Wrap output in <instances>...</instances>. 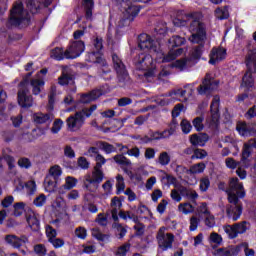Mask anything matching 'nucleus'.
<instances>
[{
	"instance_id": "nucleus-1",
	"label": "nucleus",
	"mask_w": 256,
	"mask_h": 256,
	"mask_svg": "<svg viewBox=\"0 0 256 256\" xmlns=\"http://www.w3.org/2000/svg\"><path fill=\"white\" fill-rule=\"evenodd\" d=\"M186 19L190 22L189 31L191 36L189 37V41L197 46L193 48L190 58H182L172 64L179 71H185V69L193 67L196 63L195 61L201 59L207 41V31L205 30V24L199 20V13H189L186 15Z\"/></svg>"
},
{
	"instance_id": "nucleus-2",
	"label": "nucleus",
	"mask_w": 256,
	"mask_h": 256,
	"mask_svg": "<svg viewBox=\"0 0 256 256\" xmlns=\"http://www.w3.org/2000/svg\"><path fill=\"white\" fill-rule=\"evenodd\" d=\"M226 193L228 195V203H230L226 207V215L230 221H238L243 213V207L239 203V199L245 197V189L243 184L239 182V178L230 180Z\"/></svg>"
},
{
	"instance_id": "nucleus-3",
	"label": "nucleus",
	"mask_w": 256,
	"mask_h": 256,
	"mask_svg": "<svg viewBox=\"0 0 256 256\" xmlns=\"http://www.w3.org/2000/svg\"><path fill=\"white\" fill-rule=\"evenodd\" d=\"M94 111H97V105H92L90 108H83L81 111L76 112L74 115L66 119L68 131H79L85 125V118L91 117Z\"/></svg>"
},
{
	"instance_id": "nucleus-4",
	"label": "nucleus",
	"mask_w": 256,
	"mask_h": 256,
	"mask_svg": "<svg viewBox=\"0 0 256 256\" xmlns=\"http://www.w3.org/2000/svg\"><path fill=\"white\" fill-rule=\"evenodd\" d=\"M30 22L31 14L27 10H25V8L23 7V3H14L10 12V25H14V27H19V25H22V27H25L29 25Z\"/></svg>"
},
{
	"instance_id": "nucleus-5",
	"label": "nucleus",
	"mask_w": 256,
	"mask_h": 256,
	"mask_svg": "<svg viewBox=\"0 0 256 256\" xmlns=\"http://www.w3.org/2000/svg\"><path fill=\"white\" fill-rule=\"evenodd\" d=\"M134 65L138 71H144V77H146V79L155 77V62L151 54L146 52L139 53L134 58Z\"/></svg>"
},
{
	"instance_id": "nucleus-6",
	"label": "nucleus",
	"mask_w": 256,
	"mask_h": 256,
	"mask_svg": "<svg viewBox=\"0 0 256 256\" xmlns=\"http://www.w3.org/2000/svg\"><path fill=\"white\" fill-rule=\"evenodd\" d=\"M112 62L113 67L117 73L118 81L121 87H125V85H129L131 83V78L129 77V72H127V68L123 63V60L117 54H112Z\"/></svg>"
},
{
	"instance_id": "nucleus-7",
	"label": "nucleus",
	"mask_w": 256,
	"mask_h": 256,
	"mask_svg": "<svg viewBox=\"0 0 256 256\" xmlns=\"http://www.w3.org/2000/svg\"><path fill=\"white\" fill-rule=\"evenodd\" d=\"M165 227H161L156 235L158 242V247L162 251H168V249H173V242L175 241V235L172 233H165Z\"/></svg>"
},
{
	"instance_id": "nucleus-8",
	"label": "nucleus",
	"mask_w": 256,
	"mask_h": 256,
	"mask_svg": "<svg viewBox=\"0 0 256 256\" xmlns=\"http://www.w3.org/2000/svg\"><path fill=\"white\" fill-rule=\"evenodd\" d=\"M85 52L84 41H71L65 50V59H77Z\"/></svg>"
},
{
	"instance_id": "nucleus-9",
	"label": "nucleus",
	"mask_w": 256,
	"mask_h": 256,
	"mask_svg": "<svg viewBox=\"0 0 256 256\" xmlns=\"http://www.w3.org/2000/svg\"><path fill=\"white\" fill-rule=\"evenodd\" d=\"M223 230L229 239H237L239 235L247 232V221L235 223L234 225H225Z\"/></svg>"
},
{
	"instance_id": "nucleus-10",
	"label": "nucleus",
	"mask_w": 256,
	"mask_h": 256,
	"mask_svg": "<svg viewBox=\"0 0 256 256\" xmlns=\"http://www.w3.org/2000/svg\"><path fill=\"white\" fill-rule=\"evenodd\" d=\"M101 55V52L94 50L86 55V61L88 63H98V65H101L100 75H107V73H111V69Z\"/></svg>"
},
{
	"instance_id": "nucleus-11",
	"label": "nucleus",
	"mask_w": 256,
	"mask_h": 256,
	"mask_svg": "<svg viewBox=\"0 0 256 256\" xmlns=\"http://www.w3.org/2000/svg\"><path fill=\"white\" fill-rule=\"evenodd\" d=\"M138 39V46L140 47L141 50L148 49L150 53H159L161 45H159V42L151 38V36H149L148 34H141Z\"/></svg>"
},
{
	"instance_id": "nucleus-12",
	"label": "nucleus",
	"mask_w": 256,
	"mask_h": 256,
	"mask_svg": "<svg viewBox=\"0 0 256 256\" xmlns=\"http://www.w3.org/2000/svg\"><path fill=\"white\" fill-rule=\"evenodd\" d=\"M184 89H178L166 94L167 97H171L173 101H187L191 95H193V84H187Z\"/></svg>"
},
{
	"instance_id": "nucleus-13",
	"label": "nucleus",
	"mask_w": 256,
	"mask_h": 256,
	"mask_svg": "<svg viewBox=\"0 0 256 256\" xmlns=\"http://www.w3.org/2000/svg\"><path fill=\"white\" fill-rule=\"evenodd\" d=\"M29 90L23 89V82L20 83V88L18 90V104L20 107L29 108L33 107V97L28 95Z\"/></svg>"
},
{
	"instance_id": "nucleus-14",
	"label": "nucleus",
	"mask_w": 256,
	"mask_h": 256,
	"mask_svg": "<svg viewBox=\"0 0 256 256\" xmlns=\"http://www.w3.org/2000/svg\"><path fill=\"white\" fill-rule=\"evenodd\" d=\"M183 53V48H178L176 50H170L167 54L163 53L161 51V48H159L158 53H156L157 59L160 63H171V61H175L179 55Z\"/></svg>"
},
{
	"instance_id": "nucleus-15",
	"label": "nucleus",
	"mask_w": 256,
	"mask_h": 256,
	"mask_svg": "<svg viewBox=\"0 0 256 256\" xmlns=\"http://www.w3.org/2000/svg\"><path fill=\"white\" fill-rule=\"evenodd\" d=\"M4 241L7 245L14 247V249H19V247H23V245L29 243V237H27V235L19 237L13 234H8L5 236Z\"/></svg>"
},
{
	"instance_id": "nucleus-16",
	"label": "nucleus",
	"mask_w": 256,
	"mask_h": 256,
	"mask_svg": "<svg viewBox=\"0 0 256 256\" xmlns=\"http://www.w3.org/2000/svg\"><path fill=\"white\" fill-rule=\"evenodd\" d=\"M219 85V83L213 79H211V76L209 74L206 75L204 78L202 84L198 87V93L199 95H205L209 93V91L215 90V88Z\"/></svg>"
},
{
	"instance_id": "nucleus-17",
	"label": "nucleus",
	"mask_w": 256,
	"mask_h": 256,
	"mask_svg": "<svg viewBox=\"0 0 256 256\" xmlns=\"http://www.w3.org/2000/svg\"><path fill=\"white\" fill-rule=\"evenodd\" d=\"M120 5L121 11L126 15V18L130 21H133V18L137 17L139 15V11H141V8L139 6L129 5L125 1H122Z\"/></svg>"
},
{
	"instance_id": "nucleus-18",
	"label": "nucleus",
	"mask_w": 256,
	"mask_h": 256,
	"mask_svg": "<svg viewBox=\"0 0 256 256\" xmlns=\"http://www.w3.org/2000/svg\"><path fill=\"white\" fill-rule=\"evenodd\" d=\"M221 99L219 96H214L212 103L210 105V112H211V118L210 120V125H217L219 123V103Z\"/></svg>"
},
{
	"instance_id": "nucleus-19",
	"label": "nucleus",
	"mask_w": 256,
	"mask_h": 256,
	"mask_svg": "<svg viewBox=\"0 0 256 256\" xmlns=\"http://www.w3.org/2000/svg\"><path fill=\"white\" fill-rule=\"evenodd\" d=\"M55 116L51 113L37 112L33 114V121L36 125H51Z\"/></svg>"
},
{
	"instance_id": "nucleus-20",
	"label": "nucleus",
	"mask_w": 256,
	"mask_h": 256,
	"mask_svg": "<svg viewBox=\"0 0 256 256\" xmlns=\"http://www.w3.org/2000/svg\"><path fill=\"white\" fill-rule=\"evenodd\" d=\"M227 57V50L225 48H213L210 53V65H215L219 61H223Z\"/></svg>"
},
{
	"instance_id": "nucleus-21",
	"label": "nucleus",
	"mask_w": 256,
	"mask_h": 256,
	"mask_svg": "<svg viewBox=\"0 0 256 256\" xmlns=\"http://www.w3.org/2000/svg\"><path fill=\"white\" fill-rule=\"evenodd\" d=\"M103 170L102 169H97V168H94V171L92 172V177L91 175H86L85 176V179H84V184L86 185V187H89L87 185V183L89 185L93 184V183H101L103 181Z\"/></svg>"
},
{
	"instance_id": "nucleus-22",
	"label": "nucleus",
	"mask_w": 256,
	"mask_h": 256,
	"mask_svg": "<svg viewBox=\"0 0 256 256\" xmlns=\"http://www.w3.org/2000/svg\"><path fill=\"white\" fill-rule=\"evenodd\" d=\"M105 92L102 89H94L90 93L82 94L80 97V103H91V101H96L101 95H104Z\"/></svg>"
},
{
	"instance_id": "nucleus-23",
	"label": "nucleus",
	"mask_w": 256,
	"mask_h": 256,
	"mask_svg": "<svg viewBox=\"0 0 256 256\" xmlns=\"http://www.w3.org/2000/svg\"><path fill=\"white\" fill-rule=\"evenodd\" d=\"M26 221L32 231H39L41 223L39 222V214L29 211L26 214Z\"/></svg>"
},
{
	"instance_id": "nucleus-24",
	"label": "nucleus",
	"mask_w": 256,
	"mask_h": 256,
	"mask_svg": "<svg viewBox=\"0 0 256 256\" xmlns=\"http://www.w3.org/2000/svg\"><path fill=\"white\" fill-rule=\"evenodd\" d=\"M207 141H209V135L206 133L190 135V143L192 147H205Z\"/></svg>"
},
{
	"instance_id": "nucleus-25",
	"label": "nucleus",
	"mask_w": 256,
	"mask_h": 256,
	"mask_svg": "<svg viewBox=\"0 0 256 256\" xmlns=\"http://www.w3.org/2000/svg\"><path fill=\"white\" fill-rule=\"evenodd\" d=\"M205 163L200 162L197 164H194L190 167V169H187L183 166H177L176 171L179 173V171H186V173H190L191 175H197L199 173H203L205 171Z\"/></svg>"
},
{
	"instance_id": "nucleus-26",
	"label": "nucleus",
	"mask_w": 256,
	"mask_h": 256,
	"mask_svg": "<svg viewBox=\"0 0 256 256\" xmlns=\"http://www.w3.org/2000/svg\"><path fill=\"white\" fill-rule=\"evenodd\" d=\"M178 191L180 195L186 197V199H189L190 201H197V199H199V194L197 193V191L191 188L180 185L178 186Z\"/></svg>"
},
{
	"instance_id": "nucleus-27",
	"label": "nucleus",
	"mask_w": 256,
	"mask_h": 256,
	"mask_svg": "<svg viewBox=\"0 0 256 256\" xmlns=\"http://www.w3.org/2000/svg\"><path fill=\"white\" fill-rule=\"evenodd\" d=\"M245 64L248 71H253L254 73H256V50L248 51L245 58Z\"/></svg>"
},
{
	"instance_id": "nucleus-28",
	"label": "nucleus",
	"mask_w": 256,
	"mask_h": 256,
	"mask_svg": "<svg viewBox=\"0 0 256 256\" xmlns=\"http://www.w3.org/2000/svg\"><path fill=\"white\" fill-rule=\"evenodd\" d=\"M123 207V203L118 197H114L111 200V214L113 221H119V209Z\"/></svg>"
},
{
	"instance_id": "nucleus-29",
	"label": "nucleus",
	"mask_w": 256,
	"mask_h": 256,
	"mask_svg": "<svg viewBox=\"0 0 256 256\" xmlns=\"http://www.w3.org/2000/svg\"><path fill=\"white\" fill-rule=\"evenodd\" d=\"M30 85L33 95H39L41 93V87L45 85V82L41 78H34L31 80Z\"/></svg>"
},
{
	"instance_id": "nucleus-30",
	"label": "nucleus",
	"mask_w": 256,
	"mask_h": 256,
	"mask_svg": "<svg viewBox=\"0 0 256 256\" xmlns=\"http://www.w3.org/2000/svg\"><path fill=\"white\" fill-rule=\"evenodd\" d=\"M214 15L216 19H219L220 21H223L224 19H229V7H218L216 8Z\"/></svg>"
},
{
	"instance_id": "nucleus-31",
	"label": "nucleus",
	"mask_w": 256,
	"mask_h": 256,
	"mask_svg": "<svg viewBox=\"0 0 256 256\" xmlns=\"http://www.w3.org/2000/svg\"><path fill=\"white\" fill-rule=\"evenodd\" d=\"M57 95V87L52 86L50 90V94L48 96V105H47V111H53L55 109V97Z\"/></svg>"
},
{
	"instance_id": "nucleus-32",
	"label": "nucleus",
	"mask_w": 256,
	"mask_h": 256,
	"mask_svg": "<svg viewBox=\"0 0 256 256\" xmlns=\"http://www.w3.org/2000/svg\"><path fill=\"white\" fill-rule=\"evenodd\" d=\"M253 71H247L245 73V75L242 78L243 81V85H245V87L251 88L253 90H255V87H253L255 85V81L253 80Z\"/></svg>"
},
{
	"instance_id": "nucleus-33",
	"label": "nucleus",
	"mask_w": 256,
	"mask_h": 256,
	"mask_svg": "<svg viewBox=\"0 0 256 256\" xmlns=\"http://www.w3.org/2000/svg\"><path fill=\"white\" fill-rule=\"evenodd\" d=\"M178 211L184 215H189V213H193L195 211V206L189 202L180 203L178 205Z\"/></svg>"
},
{
	"instance_id": "nucleus-34",
	"label": "nucleus",
	"mask_w": 256,
	"mask_h": 256,
	"mask_svg": "<svg viewBox=\"0 0 256 256\" xmlns=\"http://www.w3.org/2000/svg\"><path fill=\"white\" fill-rule=\"evenodd\" d=\"M157 163H159V165H162V167H166V165H169V163H171V156L168 152L163 151L158 155Z\"/></svg>"
},
{
	"instance_id": "nucleus-35",
	"label": "nucleus",
	"mask_w": 256,
	"mask_h": 256,
	"mask_svg": "<svg viewBox=\"0 0 256 256\" xmlns=\"http://www.w3.org/2000/svg\"><path fill=\"white\" fill-rule=\"evenodd\" d=\"M62 173L63 171L59 165H54L49 169V177H52L54 181H59V177H61Z\"/></svg>"
},
{
	"instance_id": "nucleus-36",
	"label": "nucleus",
	"mask_w": 256,
	"mask_h": 256,
	"mask_svg": "<svg viewBox=\"0 0 256 256\" xmlns=\"http://www.w3.org/2000/svg\"><path fill=\"white\" fill-rule=\"evenodd\" d=\"M236 129L240 135L243 137H247V135H251V128L245 122H239L236 126Z\"/></svg>"
},
{
	"instance_id": "nucleus-37",
	"label": "nucleus",
	"mask_w": 256,
	"mask_h": 256,
	"mask_svg": "<svg viewBox=\"0 0 256 256\" xmlns=\"http://www.w3.org/2000/svg\"><path fill=\"white\" fill-rule=\"evenodd\" d=\"M50 57L56 61H63L65 59V51L57 47L51 50Z\"/></svg>"
},
{
	"instance_id": "nucleus-38",
	"label": "nucleus",
	"mask_w": 256,
	"mask_h": 256,
	"mask_svg": "<svg viewBox=\"0 0 256 256\" xmlns=\"http://www.w3.org/2000/svg\"><path fill=\"white\" fill-rule=\"evenodd\" d=\"M27 9H29L32 15L39 12V8L41 7V3L37 0H27L26 2Z\"/></svg>"
},
{
	"instance_id": "nucleus-39",
	"label": "nucleus",
	"mask_w": 256,
	"mask_h": 256,
	"mask_svg": "<svg viewBox=\"0 0 256 256\" xmlns=\"http://www.w3.org/2000/svg\"><path fill=\"white\" fill-rule=\"evenodd\" d=\"M113 229H116V233L119 236V239H123L125 235H127V229L123 226L119 221H114L112 225Z\"/></svg>"
},
{
	"instance_id": "nucleus-40",
	"label": "nucleus",
	"mask_w": 256,
	"mask_h": 256,
	"mask_svg": "<svg viewBox=\"0 0 256 256\" xmlns=\"http://www.w3.org/2000/svg\"><path fill=\"white\" fill-rule=\"evenodd\" d=\"M115 163L118 165H124L125 167H129L131 165V160L125 157L123 154H118L113 157Z\"/></svg>"
},
{
	"instance_id": "nucleus-41",
	"label": "nucleus",
	"mask_w": 256,
	"mask_h": 256,
	"mask_svg": "<svg viewBox=\"0 0 256 256\" xmlns=\"http://www.w3.org/2000/svg\"><path fill=\"white\" fill-rule=\"evenodd\" d=\"M77 179L73 176H67L65 178V184L63 185V188L66 189L67 191L73 189V187L77 186Z\"/></svg>"
},
{
	"instance_id": "nucleus-42",
	"label": "nucleus",
	"mask_w": 256,
	"mask_h": 256,
	"mask_svg": "<svg viewBox=\"0 0 256 256\" xmlns=\"http://www.w3.org/2000/svg\"><path fill=\"white\" fill-rule=\"evenodd\" d=\"M58 83L59 85H69V83H73V75L63 72L58 78Z\"/></svg>"
},
{
	"instance_id": "nucleus-43",
	"label": "nucleus",
	"mask_w": 256,
	"mask_h": 256,
	"mask_svg": "<svg viewBox=\"0 0 256 256\" xmlns=\"http://www.w3.org/2000/svg\"><path fill=\"white\" fill-rule=\"evenodd\" d=\"M85 11H86V18L91 19L93 15V7H94V2L93 0H83Z\"/></svg>"
},
{
	"instance_id": "nucleus-44",
	"label": "nucleus",
	"mask_w": 256,
	"mask_h": 256,
	"mask_svg": "<svg viewBox=\"0 0 256 256\" xmlns=\"http://www.w3.org/2000/svg\"><path fill=\"white\" fill-rule=\"evenodd\" d=\"M25 202H17L14 204V217H21L23 215V212L25 211Z\"/></svg>"
},
{
	"instance_id": "nucleus-45",
	"label": "nucleus",
	"mask_w": 256,
	"mask_h": 256,
	"mask_svg": "<svg viewBox=\"0 0 256 256\" xmlns=\"http://www.w3.org/2000/svg\"><path fill=\"white\" fill-rule=\"evenodd\" d=\"M198 215H204L206 217L207 215H211V211L209 210V206L206 202H201L197 209H196Z\"/></svg>"
},
{
	"instance_id": "nucleus-46",
	"label": "nucleus",
	"mask_w": 256,
	"mask_h": 256,
	"mask_svg": "<svg viewBox=\"0 0 256 256\" xmlns=\"http://www.w3.org/2000/svg\"><path fill=\"white\" fill-rule=\"evenodd\" d=\"M168 43L172 45V47H181V45H185V38L181 36H173L168 40Z\"/></svg>"
},
{
	"instance_id": "nucleus-47",
	"label": "nucleus",
	"mask_w": 256,
	"mask_h": 256,
	"mask_svg": "<svg viewBox=\"0 0 256 256\" xmlns=\"http://www.w3.org/2000/svg\"><path fill=\"white\" fill-rule=\"evenodd\" d=\"M116 181L117 194L119 195V193H123V191H125V179L121 174H118L116 176Z\"/></svg>"
},
{
	"instance_id": "nucleus-48",
	"label": "nucleus",
	"mask_w": 256,
	"mask_h": 256,
	"mask_svg": "<svg viewBox=\"0 0 256 256\" xmlns=\"http://www.w3.org/2000/svg\"><path fill=\"white\" fill-rule=\"evenodd\" d=\"M92 237L98 241H109V235L101 233L97 228L92 229Z\"/></svg>"
},
{
	"instance_id": "nucleus-49",
	"label": "nucleus",
	"mask_w": 256,
	"mask_h": 256,
	"mask_svg": "<svg viewBox=\"0 0 256 256\" xmlns=\"http://www.w3.org/2000/svg\"><path fill=\"white\" fill-rule=\"evenodd\" d=\"M56 185H57V181L56 180L53 181L49 179V176L44 181V187L46 191H48V193H53V191H55Z\"/></svg>"
},
{
	"instance_id": "nucleus-50",
	"label": "nucleus",
	"mask_w": 256,
	"mask_h": 256,
	"mask_svg": "<svg viewBox=\"0 0 256 256\" xmlns=\"http://www.w3.org/2000/svg\"><path fill=\"white\" fill-rule=\"evenodd\" d=\"M131 249L130 244H123L122 246L118 247L115 256H127V253H129V250Z\"/></svg>"
},
{
	"instance_id": "nucleus-51",
	"label": "nucleus",
	"mask_w": 256,
	"mask_h": 256,
	"mask_svg": "<svg viewBox=\"0 0 256 256\" xmlns=\"http://www.w3.org/2000/svg\"><path fill=\"white\" fill-rule=\"evenodd\" d=\"M180 127L182 130V133H184L185 135H189V133H191V129H193L191 122H189L187 119H184L181 121Z\"/></svg>"
},
{
	"instance_id": "nucleus-52",
	"label": "nucleus",
	"mask_w": 256,
	"mask_h": 256,
	"mask_svg": "<svg viewBox=\"0 0 256 256\" xmlns=\"http://www.w3.org/2000/svg\"><path fill=\"white\" fill-rule=\"evenodd\" d=\"M204 224L208 229H213L215 227V216L213 214H208L207 216H204Z\"/></svg>"
},
{
	"instance_id": "nucleus-53",
	"label": "nucleus",
	"mask_w": 256,
	"mask_h": 256,
	"mask_svg": "<svg viewBox=\"0 0 256 256\" xmlns=\"http://www.w3.org/2000/svg\"><path fill=\"white\" fill-rule=\"evenodd\" d=\"M100 147L107 155L115 153V151H117V148H115V146L107 142H101Z\"/></svg>"
},
{
	"instance_id": "nucleus-54",
	"label": "nucleus",
	"mask_w": 256,
	"mask_h": 256,
	"mask_svg": "<svg viewBox=\"0 0 256 256\" xmlns=\"http://www.w3.org/2000/svg\"><path fill=\"white\" fill-rule=\"evenodd\" d=\"M209 242L215 245H221V243H223V237H221L219 233L212 232L209 236Z\"/></svg>"
},
{
	"instance_id": "nucleus-55",
	"label": "nucleus",
	"mask_w": 256,
	"mask_h": 256,
	"mask_svg": "<svg viewBox=\"0 0 256 256\" xmlns=\"http://www.w3.org/2000/svg\"><path fill=\"white\" fill-rule=\"evenodd\" d=\"M209 187H211V181H209V178L205 177L200 180L199 189L202 191V193H205L209 190Z\"/></svg>"
},
{
	"instance_id": "nucleus-56",
	"label": "nucleus",
	"mask_w": 256,
	"mask_h": 256,
	"mask_svg": "<svg viewBox=\"0 0 256 256\" xmlns=\"http://www.w3.org/2000/svg\"><path fill=\"white\" fill-rule=\"evenodd\" d=\"M207 151L201 148H196L194 154L191 156V159H205L207 157Z\"/></svg>"
},
{
	"instance_id": "nucleus-57",
	"label": "nucleus",
	"mask_w": 256,
	"mask_h": 256,
	"mask_svg": "<svg viewBox=\"0 0 256 256\" xmlns=\"http://www.w3.org/2000/svg\"><path fill=\"white\" fill-rule=\"evenodd\" d=\"M62 127H63V120L56 119L53 122V125L51 128V133H53L54 135H57V133H59V131H61Z\"/></svg>"
},
{
	"instance_id": "nucleus-58",
	"label": "nucleus",
	"mask_w": 256,
	"mask_h": 256,
	"mask_svg": "<svg viewBox=\"0 0 256 256\" xmlns=\"http://www.w3.org/2000/svg\"><path fill=\"white\" fill-rule=\"evenodd\" d=\"M96 165L94 169H102L103 165L107 163V159L101 154H97L95 156Z\"/></svg>"
},
{
	"instance_id": "nucleus-59",
	"label": "nucleus",
	"mask_w": 256,
	"mask_h": 256,
	"mask_svg": "<svg viewBox=\"0 0 256 256\" xmlns=\"http://www.w3.org/2000/svg\"><path fill=\"white\" fill-rule=\"evenodd\" d=\"M45 203H47V196H45V194H40L33 201V204L36 207H43V205H45Z\"/></svg>"
},
{
	"instance_id": "nucleus-60",
	"label": "nucleus",
	"mask_w": 256,
	"mask_h": 256,
	"mask_svg": "<svg viewBox=\"0 0 256 256\" xmlns=\"http://www.w3.org/2000/svg\"><path fill=\"white\" fill-rule=\"evenodd\" d=\"M93 45H94L95 51L102 54V51H103V38L97 36L94 39V41H93Z\"/></svg>"
},
{
	"instance_id": "nucleus-61",
	"label": "nucleus",
	"mask_w": 256,
	"mask_h": 256,
	"mask_svg": "<svg viewBox=\"0 0 256 256\" xmlns=\"http://www.w3.org/2000/svg\"><path fill=\"white\" fill-rule=\"evenodd\" d=\"M74 233L78 239H87V229H85L83 226L77 227Z\"/></svg>"
},
{
	"instance_id": "nucleus-62",
	"label": "nucleus",
	"mask_w": 256,
	"mask_h": 256,
	"mask_svg": "<svg viewBox=\"0 0 256 256\" xmlns=\"http://www.w3.org/2000/svg\"><path fill=\"white\" fill-rule=\"evenodd\" d=\"M193 126L195 127L196 131H203L204 125H203V117H196L193 121Z\"/></svg>"
},
{
	"instance_id": "nucleus-63",
	"label": "nucleus",
	"mask_w": 256,
	"mask_h": 256,
	"mask_svg": "<svg viewBox=\"0 0 256 256\" xmlns=\"http://www.w3.org/2000/svg\"><path fill=\"white\" fill-rule=\"evenodd\" d=\"M155 31L159 34V35H165V33H167V23L165 22H159L156 27H155Z\"/></svg>"
},
{
	"instance_id": "nucleus-64",
	"label": "nucleus",
	"mask_w": 256,
	"mask_h": 256,
	"mask_svg": "<svg viewBox=\"0 0 256 256\" xmlns=\"http://www.w3.org/2000/svg\"><path fill=\"white\" fill-rule=\"evenodd\" d=\"M215 256H233L229 248H219L215 252Z\"/></svg>"
}]
</instances>
